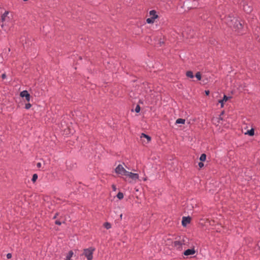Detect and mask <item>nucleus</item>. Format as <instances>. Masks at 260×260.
Returning a JSON list of instances; mask_svg holds the SVG:
<instances>
[{"label":"nucleus","instance_id":"29","mask_svg":"<svg viewBox=\"0 0 260 260\" xmlns=\"http://www.w3.org/2000/svg\"><path fill=\"white\" fill-rule=\"evenodd\" d=\"M41 162H38L37 164V166L38 168H40L41 167Z\"/></svg>","mask_w":260,"mask_h":260},{"label":"nucleus","instance_id":"18","mask_svg":"<svg viewBox=\"0 0 260 260\" xmlns=\"http://www.w3.org/2000/svg\"><path fill=\"white\" fill-rule=\"evenodd\" d=\"M123 193L121 192H119L117 194V197L119 199L121 200L123 198Z\"/></svg>","mask_w":260,"mask_h":260},{"label":"nucleus","instance_id":"8","mask_svg":"<svg viewBox=\"0 0 260 260\" xmlns=\"http://www.w3.org/2000/svg\"><path fill=\"white\" fill-rule=\"evenodd\" d=\"M8 11H6L2 16L1 20L3 23H6L7 22H9L10 20V17L8 16L9 14Z\"/></svg>","mask_w":260,"mask_h":260},{"label":"nucleus","instance_id":"6","mask_svg":"<svg viewBox=\"0 0 260 260\" xmlns=\"http://www.w3.org/2000/svg\"><path fill=\"white\" fill-rule=\"evenodd\" d=\"M125 176L128 177L131 179L129 181L130 183H136L139 178L138 174L133 173L130 172H128Z\"/></svg>","mask_w":260,"mask_h":260},{"label":"nucleus","instance_id":"34","mask_svg":"<svg viewBox=\"0 0 260 260\" xmlns=\"http://www.w3.org/2000/svg\"><path fill=\"white\" fill-rule=\"evenodd\" d=\"M66 260H71V258L66 257Z\"/></svg>","mask_w":260,"mask_h":260},{"label":"nucleus","instance_id":"11","mask_svg":"<svg viewBox=\"0 0 260 260\" xmlns=\"http://www.w3.org/2000/svg\"><path fill=\"white\" fill-rule=\"evenodd\" d=\"M190 222V218L188 217H183L182 220V224L183 226H185L188 223Z\"/></svg>","mask_w":260,"mask_h":260},{"label":"nucleus","instance_id":"15","mask_svg":"<svg viewBox=\"0 0 260 260\" xmlns=\"http://www.w3.org/2000/svg\"><path fill=\"white\" fill-rule=\"evenodd\" d=\"M254 131L253 128L251 129L249 131H248L246 133V134H248L250 136H252L254 135Z\"/></svg>","mask_w":260,"mask_h":260},{"label":"nucleus","instance_id":"23","mask_svg":"<svg viewBox=\"0 0 260 260\" xmlns=\"http://www.w3.org/2000/svg\"><path fill=\"white\" fill-rule=\"evenodd\" d=\"M140 111V107L139 105H137L135 108V111L137 113H139Z\"/></svg>","mask_w":260,"mask_h":260},{"label":"nucleus","instance_id":"7","mask_svg":"<svg viewBox=\"0 0 260 260\" xmlns=\"http://www.w3.org/2000/svg\"><path fill=\"white\" fill-rule=\"evenodd\" d=\"M140 138L144 144H147L151 141V137L143 133L141 134Z\"/></svg>","mask_w":260,"mask_h":260},{"label":"nucleus","instance_id":"9","mask_svg":"<svg viewBox=\"0 0 260 260\" xmlns=\"http://www.w3.org/2000/svg\"><path fill=\"white\" fill-rule=\"evenodd\" d=\"M20 95L22 98H25V100L27 102L30 101V94L28 93L27 90H23L20 92Z\"/></svg>","mask_w":260,"mask_h":260},{"label":"nucleus","instance_id":"31","mask_svg":"<svg viewBox=\"0 0 260 260\" xmlns=\"http://www.w3.org/2000/svg\"><path fill=\"white\" fill-rule=\"evenodd\" d=\"M205 93L207 95H208L210 93V91L209 90H206L205 91Z\"/></svg>","mask_w":260,"mask_h":260},{"label":"nucleus","instance_id":"27","mask_svg":"<svg viewBox=\"0 0 260 260\" xmlns=\"http://www.w3.org/2000/svg\"><path fill=\"white\" fill-rule=\"evenodd\" d=\"M112 189H113V190L114 191H116V189H117V188H116V186H115L114 184H113V185H112Z\"/></svg>","mask_w":260,"mask_h":260},{"label":"nucleus","instance_id":"22","mask_svg":"<svg viewBox=\"0 0 260 260\" xmlns=\"http://www.w3.org/2000/svg\"><path fill=\"white\" fill-rule=\"evenodd\" d=\"M196 77L199 80H200L201 79V75L200 72H197L196 74Z\"/></svg>","mask_w":260,"mask_h":260},{"label":"nucleus","instance_id":"1","mask_svg":"<svg viewBox=\"0 0 260 260\" xmlns=\"http://www.w3.org/2000/svg\"><path fill=\"white\" fill-rule=\"evenodd\" d=\"M225 21L229 26L233 27L235 30H239L242 27V23L234 17H228L226 18Z\"/></svg>","mask_w":260,"mask_h":260},{"label":"nucleus","instance_id":"14","mask_svg":"<svg viewBox=\"0 0 260 260\" xmlns=\"http://www.w3.org/2000/svg\"><path fill=\"white\" fill-rule=\"evenodd\" d=\"M185 120L184 119L178 118L176 121V124H184Z\"/></svg>","mask_w":260,"mask_h":260},{"label":"nucleus","instance_id":"26","mask_svg":"<svg viewBox=\"0 0 260 260\" xmlns=\"http://www.w3.org/2000/svg\"><path fill=\"white\" fill-rule=\"evenodd\" d=\"M199 166L200 168H202L204 166V164L202 162L199 163Z\"/></svg>","mask_w":260,"mask_h":260},{"label":"nucleus","instance_id":"20","mask_svg":"<svg viewBox=\"0 0 260 260\" xmlns=\"http://www.w3.org/2000/svg\"><path fill=\"white\" fill-rule=\"evenodd\" d=\"M104 226L107 229H110L111 228V225L110 223H109V222L105 223H104Z\"/></svg>","mask_w":260,"mask_h":260},{"label":"nucleus","instance_id":"16","mask_svg":"<svg viewBox=\"0 0 260 260\" xmlns=\"http://www.w3.org/2000/svg\"><path fill=\"white\" fill-rule=\"evenodd\" d=\"M188 77L192 78L193 77V73L191 71H187L186 74Z\"/></svg>","mask_w":260,"mask_h":260},{"label":"nucleus","instance_id":"5","mask_svg":"<svg viewBox=\"0 0 260 260\" xmlns=\"http://www.w3.org/2000/svg\"><path fill=\"white\" fill-rule=\"evenodd\" d=\"M185 245L184 240H176L173 242V246L177 250H181Z\"/></svg>","mask_w":260,"mask_h":260},{"label":"nucleus","instance_id":"10","mask_svg":"<svg viewBox=\"0 0 260 260\" xmlns=\"http://www.w3.org/2000/svg\"><path fill=\"white\" fill-rule=\"evenodd\" d=\"M196 253V251L194 249H188L185 250L183 254L184 255L188 256L190 255H193Z\"/></svg>","mask_w":260,"mask_h":260},{"label":"nucleus","instance_id":"13","mask_svg":"<svg viewBox=\"0 0 260 260\" xmlns=\"http://www.w3.org/2000/svg\"><path fill=\"white\" fill-rule=\"evenodd\" d=\"M243 10L245 12L248 13L251 11L252 8L248 5H245L243 6Z\"/></svg>","mask_w":260,"mask_h":260},{"label":"nucleus","instance_id":"2","mask_svg":"<svg viewBox=\"0 0 260 260\" xmlns=\"http://www.w3.org/2000/svg\"><path fill=\"white\" fill-rule=\"evenodd\" d=\"M95 250V248L93 247L84 249L82 255L86 257L87 260H92L93 259V254Z\"/></svg>","mask_w":260,"mask_h":260},{"label":"nucleus","instance_id":"35","mask_svg":"<svg viewBox=\"0 0 260 260\" xmlns=\"http://www.w3.org/2000/svg\"><path fill=\"white\" fill-rule=\"evenodd\" d=\"M122 214H121L120 215V218H122Z\"/></svg>","mask_w":260,"mask_h":260},{"label":"nucleus","instance_id":"19","mask_svg":"<svg viewBox=\"0 0 260 260\" xmlns=\"http://www.w3.org/2000/svg\"><path fill=\"white\" fill-rule=\"evenodd\" d=\"M74 254L73 251L71 250L69 252L68 255H67V257L71 258Z\"/></svg>","mask_w":260,"mask_h":260},{"label":"nucleus","instance_id":"33","mask_svg":"<svg viewBox=\"0 0 260 260\" xmlns=\"http://www.w3.org/2000/svg\"><path fill=\"white\" fill-rule=\"evenodd\" d=\"M57 215H58V214L56 213L55 215L54 216L53 218L54 219L56 218L57 217Z\"/></svg>","mask_w":260,"mask_h":260},{"label":"nucleus","instance_id":"36","mask_svg":"<svg viewBox=\"0 0 260 260\" xmlns=\"http://www.w3.org/2000/svg\"><path fill=\"white\" fill-rule=\"evenodd\" d=\"M28 1V0H23V1H24V2H26V1Z\"/></svg>","mask_w":260,"mask_h":260},{"label":"nucleus","instance_id":"37","mask_svg":"<svg viewBox=\"0 0 260 260\" xmlns=\"http://www.w3.org/2000/svg\"><path fill=\"white\" fill-rule=\"evenodd\" d=\"M3 26H4V24H3L2 25V27H3Z\"/></svg>","mask_w":260,"mask_h":260},{"label":"nucleus","instance_id":"12","mask_svg":"<svg viewBox=\"0 0 260 260\" xmlns=\"http://www.w3.org/2000/svg\"><path fill=\"white\" fill-rule=\"evenodd\" d=\"M230 98V97H228L224 95L223 99L219 101V103L221 104V107H223L224 102H226Z\"/></svg>","mask_w":260,"mask_h":260},{"label":"nucleus","instance_id":"3","mask_svg":"<svg viewBox=\"0 0 260 260\" xmlns=\"http://www.w3.org/2000/svg\"><path fill=\"white\" fill-rule=\"evenodd\" d=\"M150 18L146 19L147 23H153L155 20L158 18V15L156 14V12L155 10H151L149 12Z\"/></svg>","mask_w":260,"mask_h":260},{"label":"nucleus","instance_id":"24","mask_svg":"<svg viewBox=\"0 0 260 260\" xmlns=\"http://www.w3.org/2000/svg\"><path fill=\"white\" fill-rule=\"evenodd\" d=\"M31 107V105L29 103L26 104L25 106V108L26 109H29Z\"/></svg>","mask_w":260,"mask_h":260},{"label":"nucleus","instance_id":"17","mask_svg":"<svg viewBox=\"0 0 260 260\" xmlns=\"http://www.w3.org/2000/svg\"><path fill=\"white\" fill-rule=\"evenodd\" d=\"M206 159V155L205 154H201L200 157V159L201 161H205Z\"/></svg>","mask_w":260,"mask_h":260},{"label":"nucleus","instance_id":"30","mask_svg":"<svg viewBox=\"0 0 260 260\" xmlns=\"http://www.w3.org/2000/svg\"><path fill=\"white\" fill-rule=\"evenodd\" d=\"M3 79H5L6 77V75L5 74H3L2 76Z\"/></svg>","mask_w":260,"mask_h":260},{"label":"nucleus","instance_id":"28","mask_svg":"<svg viewBox=\"0 0 260 260\" xmlns=\"http://www.w3.org/2000/svg\"><path fill=\"white\" fill-rule=\"evenodd\" d=\"M55 224H58V225H60L61 224V223L60 221H59L58 220H56Z\"/></svg>","mask_w":260,"mask_h":260},{"label":"nucleus","instance_id":"25","mask_svg":"<svg viewBox=\"0 0 260 260\" xmlns=\"http://www.w3.org/2000/svg\"><path fill=\"white\" fill-rule=\"evenodd\" d=\"M7 258H8V259H10V258H11L12 257V254H11V253H8V254H7Z\"/></svg>","mask_w":260,"mask_h":260},{"label":"nucleus","instance_id":"4","mask_svg":"<svg viewBox=\"0 0 260 260\" xmlns=\"http://www.w3.org/2000/svg\"><path fill=\"white\" fill-rule=\"evenodd\" d=\"M115 172L116 174L119 175L126 176L128 171H127L125 169L122 165H119L115 168Z\"/></svg>","mask_w":260,"mask_h":260},{"label":"nucleus","instance_id":"21","mask_svg":"<svg viewBox=\"0 0 260 260\" xmlns=\"http://www.w3.org/2000/svg\"><path fill=\"white\" fill-rule=\"evenodd\" d=\"M37 179H38L37 174H34L32 176V181L35 182Z\"/></svg>","mask_w":260,"mask_h":260},{"label":"nucleus","instance_id":"32","mask_svg":"<svg viewBox=\"0 0 260 260\" xmlns=\"http://www.w3.org/2000/svg\"><path fill=\"white\" fill-rule=\"evenodd\" d=\"M257 246L259 248V249L260 250V241H259L257 243Z\"/></svg>","mask_w":260,"mask_h":260}]
</instances>
